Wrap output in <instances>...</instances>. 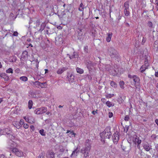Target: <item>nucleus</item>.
Here are the masks:
<instances>
[{
    "label": "nucleus",
    "instance_id": "1",
    "mask_svg": "<svg viewBox=\"0 0 158 158\" xmlns=\"http://www.w3.org/2000/svg\"><path fill=\"white\" fill-rule=\"evenodd\" d=\"M92 143L90 140L87 139L85 143V147L81 150V152L84 154V156L86 158L89 156V153L91 148V145Z\"/></svg>",
    "mask_w": 158,
    "mask_h": 158
},
{
    "label": "nucleus",
    "instance_id": "2",
    "mask_svg": "<svg viewBox=\"0 0 158 158\" xmlns=\"http://www.w3.org/2000/svg\"><path fill=\"white\" fill-rule=\"evenodd\" d=\"M110 130V127H107L103 131L100 133L101 137L102 138H110L111 136Z\"/></svg>",
    "mask_w": 158,
    "mask_h": 158
},
{
    "label": "nucleus",
    "instance_id": "3",
    "mask_svg": "<svg viewBox=\"0 0 158 158\" xmlns=\"http://www.w3.org/2000/svg\"><path fill=\"white\" fill-rule=\"evenodd\" d=\"M108 53L111 58H116L118 56L116 50L112 47H109L108 49Z\"/></svg>",
    "mask_w": 158,
    "mask_h": 158
},
{
    "label": "nucleus",
    "instance_id": "4",
    "mask_svg": "<svg viewBox=\"0 0 158 158\" xmlns=\"http://www.w3.org/2000/svg\"><path fill=\"white\" fill-rule=\"evenodd\" d=\"M47 108L42 107L36 109L35 111V113L38 114H42L47 111Z\"/></svg>",
    "mask_w": 158,
    "mask_h": 158
},
{
    "label": "nucleus",
    "instance_id": "5",
    "mask_svg": "<svg viewBox=\"0 0 158 158\" xmlns=\"http://www.w3.org/2000/svg\"><path fill=\"white\" fill-rule=\"evenodd\" d=\"M12 152L15 153L17 156L19 157L22 156L23 155V153L21 151L19 150L16 148H13L12 150Z\"/></svg>",
    "mask_w": 158,
    "mask_h": 158
},
{
    "label": "nucleus",
    "instance_id": "6",
    "mask_svg": "<svg viewBox=\"0 0 158 158\" xmlns=\"http://www.w3.org/2000/svg\"><path fill=\"white\" fill-rule=\"evenodd\" d=\"M128 77L131 79H133L135 84L139 83L140 81V79L137 76L135 75H131L130 74H129L128 75Z\"/></svg>",
    "mask_w": 158,
    "mask_h": 158
},
{
    "label": "nucleus",
    "instance_id": "7",
    "mask_svg": "<svg viewBox=\"0 0 158 158\" xmlns=\"http://www.w3.org/2000/svg\"><path fill=\"white\" fill-rule=\"evenodd\" d=\"M143 147L144 149L147 151H149L151 149H152V146L147 142L144 143Z\"/></svg>",
    "mask_w": 158,
    "mask_h": 158
},
{
    "label": "nucleus",
    "instance_id": "8",
    "mask_svg": "<svg viewBox=\"0 0 158 158\" xmlns=\"http://www.w3.org/2000/svg\"><path fill=\"white\" fill-rule=\"evenodd\" d=\"M47 158H55L54 153L52 151H48L47 153Z\"/></svg>",
    "mask_w": 158,
    "mask_h": 158
},
{
    "label": "nucleus",
    "instance_id": "9",
    "mask_svg": "<svg viewBox=\"0 0 158 158\" xmlns=\"http://www.w3.org/2000/svg\"><path fill=\"white\" fill-rule=\"evenodd\" d=\"M9 145H10L11 147L15 148L14 147L15 146H17V144L16 143L15 141L12 140L11 139L10 140L9 143Z\"/></svg>",
    "mask_w": 158,
    "mask_h": 158
},
{
    "label": "nucleus",
    "instance_id": "10",
    "mask_svg": "<svg viewBox=\"0 0 158 158\" xmlns=\"http://www.w3.org/2000/svg\"><path fill=\"white\" fill-rule=\"evenodd\" d=\"M68 69V68L66 67H64L61 69H59L57 71V73L58 74H61Z\"/></svg>",
    "mask_w": 158,
    "mask_h": 158
},
{
    "label": "nucleus",
    "instance_id": "11",
    "mask_svg": "<svg viewBox=\"0 0 158 158\" xmlns=\"http://www.w3.org/2000/svg\"><path fill=\"white\" fill-rule=\"evenodd\" d=\"M68 81L70 83L73 82L74 80V76L72 74H69L67 76Z\"/></svg>",
    "mask_w": 158,
    "mask_h": 158
},
{
    "label": "nucleus",
    "instance_id": "12",
    "mask_svg": "<svg viewBox=\"0 0 158 158\" xmlns=\"http://www.w3.org/2000/svg\"><path fill=\"white\" fill-rule=\"evenodd\" d=\"M40 24V20L38 19L35 21L34 22L33 26V27L35 28H36L39 27Z\"/></svg>",
    "mask_w": 158,
    "mask_h": 158
},
{
    "label": "nucleus",
    "instance_id": "13",
    "mask_svg": "<svg viewBox=\"0 0 158 158\" xmlns=\"http://www.w3.org/2000/svg\"><path fill=\"white\" fill-rule=\"evenodd\" d=\"M85 64L89 69H90L91 67L93 66V63L90 61H86L85 62Z\"/></svg>",
    "mask_w": 158,
    "mask_h": 158
},
{
    "label": "nucleus",
    "instance_id": "14",
    "mask_svg": "<svg viewBox=\"0 0 158 158\" xmlns=\"http://www.w3.org/2000/svg\"><path fill=\"white\" fill-rule=\"evenodd\" d=\"M112 35V32H110L108 34L106 38V40L107 42H110V41Z\"/></svg>",
    "mask_w": 158,
    "mask_h": 158
},
{
    "label": "nucleus",
    "instance_id": "15",
    "mask_svg": "<svg viewBox=\"0 0 158 158\" xmlns=\"http://www.w3.org/2000/svg\"><path fill=\"white\" fill-rule=\"evenodd\" d=\"M67 133H68V135H69L70 137H75V134L73 131H70L69 130H67L66 132Z\"/></svg>",
    "mask_w": 158,
    "mask_h": 158
},
{
    "label": "nucleus",
    "instance_id": "16",
    "mask_svg": "<svg viewBox=\"0 0 158 158\" xmlns=\"http://www.w3.org/2000/svg\"><path fill=\"white\" fill-rule=\"evenodd\" d=\"M0 77L5 79V81H7L8 79V77L5 73H2L0 74Z\"/></svg>",
    "mask_w": 158,
    "mask_h": 158
},
{
    "label": "nucleus",
    "instance_id": "17",
    "mask_svg": "<svg viewBox=\"0 0 158 158\" xmlns=\"http://www.w3.org/2000/svg\"><path fill=\"white\" fill-rule=\"evenodd\" d=\"M79 151V149H78L77 147L75 149L72 153V154L71 155V156L72 157L73 155L74 156H77V154L78 153Z\"/></svg>",
    "mask_w": 158,
    "mask_h": 158
},
{
    "label": "nucleus",
    "instance_id": "18",
    "mask_svg": "<svg viewBox=\"0 0 158 158\" xmlns=\"http://www.w3.org/2000/svg\"><path fill=\"white\" fill-rule=\"evenodd\" d=\"M46 26V24L44 23H42L40 25V28L38 30L39 32H41L44 30Z\"/></svg>",
    "mask_w": 158,
    "mask_h": 158
},
{
    "label": "nucleus",
    "instance_id": "19",
    "mask_svg": "<svg viewBox=\"0 0 158 158\" xmlns=\"http://www.w3.org/2000/svg\"><path fill=\"white\" fill-rule=\"evenodd\" d=\"M28 54V52L27 51H24L21 55V59H25L26 58V56Z\"/></svg>",
    "mask_w": 158,
    "mask_h": 158
},
{
    "label": "nucleus",
    "instance_id": "20",
    "mask_svg": "<svg viewBox=\"0 0 158 158\" xmlns=\"http://www.w3.org/2000/svg\"><path fill=\"white\" fill-rule=\"evenodd\" d=\"M148 66H146L144 64L140 68V72L143 73L146 69H147Z\"/></svg>",
    "mask_w": 158,
    "mask_h": 158
},
{
    "label": "nucleus",
    "instance_id": "21",
    "mask_svg": "<svg viewBox=\"0 0 158 158\" xmlns=\"http://www.w3.org/2000/svg\"><path fill=\"white\" fill-rule=\"evenodd\" d=\"M106 104L109 107H111L113 106L114 105V103H112L109 101H108L106 102Z\"/></svg>",
    "mask_w": 158,
    "mask_h": 158
},
{
    "label": "nucleus",
    "instance_id": "22",
    "mask_svg": "<svg viewBox=\"0 0 158 158\" xmlns=\"http://www.w3.org/2000/svg\"><path fill=\"white\" fill-rule=\"evenodd\" d=\"M78 10L80 11H83L82 13H83L84 5L82 2H81L80 5L78 8Z\"/></svg>",
    "mask_w": 158,
    "mask_h": 158
},
{
    "label": "nucleus",
    "instance_id": "23",
    "mask_svg": "<svg viewBox=\"0 0 158 158\" xmlns=\"http://www.w3.org/2000/svg\"><path fill=\"white\" fill-rule=\"evenodd\" d=\"M128 1L125 2L124 3V7L125 8L124 9H129V3Z\"/></svg>",
    "mask_w": 158,
    "mask_h": 158
},
{
    "label": "nucleus",
    "instance_id": "24",
    "mask_svg": "<svg viewBox=\"0 0 158 158\" xmlns=\"http://www.w3.org/2000/svg\"><path fill=\"white\" fill-rule=\"evenodd\" d=\"M76 53H75L74 52H73V54L72 55V56H70V55L69 54H67V55L69 56L70 59H71L76 57Z\"/></svg>",
    "mask_w": 158,
    "mask_h": 158
},
{
    "label": "nucleus",
    "instance_id": "25",
    "mask_svg": "<svg viewBox=\"0 0 158 158\" xmlns=\"http://www.w3.org/2000/svg\"><path fill=\"white\" fill-rule=\"evenodd\" d=\"M19 79L22 81H26L28 80V78L26 76H22L20 77Z\"/></svg>",
    "mask_w": 158,
    "mask_h": 158
},
{
    "label": "nucleus",
    "instance_id": "26",
    "mask_svg": "<svg viewBox=\"0 0 158 158\" xmlns=\"http://www.w3.org/2000/svg\"><path fill=\"white\" fill-rule=\"evenodd\" d=\"M76 71L77 73L80 74H82L84 72L83 69L78 67L76 68Z\"/></svg>",
    "mask_w": 158,
    "mask_h": 158
},
{
    "label": "nucleus",
    "instance_id": "27",
    "mask_svg": "<svg viewBox=\"0 0 158 158\" xmlns=\"http://www.w3.org/2000/svg\"><path fill=\"white\" fill-rule=\"evenodd\" d=\"M129 9H124V13L125 16H127L130 15V13L129 11Z\"/></svg>",
    "mask_w": 158,
    "mask_h": 158
},
{
    "label": "nucleus",
    "instance_id": "28",
    "mask_svg": "<svg viewBox=\"0 0 158 158\" xmlns=\"http://www.w3.org/2000/svg\"><path fill=\"white\" fill-rule=\"evenodd\" d=\"M28 108L29 109H31L32 108L33 102L32 100H30L28 102Z\"/></svg>",
    "mask_w": 158,
    "mask_h": 158
},
{
    "label": "nucleus",
    "instance_id": "29",
    "mask_svg": "<svg viewBox=\"0 0 158 158\" xmlns=\"http://www.w3.org/2000/svg\"><path fill=\"white\" fill-rule=\"evenodd\" d=\"M119 84L120 88L122 89H123L124 88V81H120L119 83Z\"/></svg>",
    "mask_w": 158,
    "mask_h": 158
},
{
    "label": "nucleus",
    "instance_id": "30",
    "mask_svg": "<svg viewBox=\"0 0 158 158\" xmlns=\"http://www.w3.org/2000/svg\"><path fill=\"white\" fill-rule=\"evenodd\" d=\"M110 85L112 87L114 88H116L117 87L116 84L115 82L113 81L111 82Z\"/></svg>",
    "mask_w": 158,
    "mask_h": 158
},
{
    "label": "nucleus",
    "instance_id": "31",
    "mask_svg": "<svg viewBox=\"0 0 158 158\" xmlns=\"http://www.w3.org/2000/svg\"><path fill=\"white\" fill-rule=\"evenodd\" d=\"M77 37L78 39H79L80 40H82V33H81L80 32H78Z\"/></svg>",
    "mask_w": 158,
    "mask_h": 158
},
{
    "label": "nucleus",
    "instance_id": "32",
    "mask_svg": "<svg viewBox=\"0 0 158 158\" xmlns=\"http://www.w3.org/2000/svg\"><path fill=\"white\" fill-rule=\"evenodd\" d=\"M119 133L118 132H116L114 134V138H119Z\"/></svg>",
    "mask_w": 158,
    "mask_h": 158
},
{
    "label": "nucleus",
    "instance_id": "33",
    "mask_svg": "<svg viewBox=\"0 0 158 158\" xmlns=\"http://www.w3.org/2000/svg\"><path fill=\"white\" fill-rule=\"evenodd\" d=\"M29 96L32 97H35V95L34 93L32 91H30L29 93Z\"/></svg>",
    "mask_w": 158,
    "mask_h": 158
},
{
    "label": "nucleus",
    "instance_id": "34",
    "mask_svg": "<svg viewBox=\"0 0 158 158\" xmlns=\"http://www.w3.org/2000/svg\"><path fill=\"white\" fill-rule=\"evenodd\" d=\"M44 131V130L42 129L39 131V132L41 135L44 136L45 135V133Z\"/></svg>",
    "mask_w": 158,
    "mask_h": 158
},
{
    "label": "nucleus",
    "instance_id": "35",
    "mask_svg": "<svg viewBox=\"0 0 158 158\" xmlns=\"http://www.w3.org/2000/svg\"><path fill=\"white\" fill-rule=\"evenodd\" d=\"M13 70L11 68H9L6 70V72L7 73H13Z\"/></svg>",
    "mask_w": 158,
    "mask_h": 158
},
{
    "label": "nucleus",
    "instance_id": "36",
    "mask_svg": "<svg viewBox=\"0 0 158 158\" xmlns=\"http://www.w3.org/2000/svg\"><path fill=\"white\" fill-rule=\"evenodd\" d=\"M135 86L136 89H138L139 90H140V87L139 84H135Z\"/></svg>",
    "mask_w": 158,
    "mask_h": 158
},
{
    "label": "nucleus",
    "instance_id": "37",
    "mask_svg": "<svg viewBox=\"0 0 158 158\" xmlns=\"http://www.w3.org/2000/svg\"><path fill=\"white\" fill-rule=\"evenodd\" d=\"M148 26L150 28L153 27V24L151 22H148Z\"/></svg>",
    "mask_w": 158,
    "mask_h": 158
},
{
    "label": "nucleus",
    "instance_id": "38",
    "mask_svg": "<svg viewBox=\"0 0 158 158\" xmlns=\"http://www.w3.org/2000/svg\"><path fill=\"white\" fill-rule=\"evenodd\" d=\"M40 82L39 81H35L34 83V85H35L36 86H40Z\"/></svg>",
    "mask_w": 158,
    "mask_h": 158
},
{
    "label": "nucleus",
    "instance_id": "39",
    "mask_svg": "<svg viewBox=\"0 0 158 158\" xmlns=\"http://www.w3.org/2000/svg\"><path fill=\"white\" fill-rule=\"evenodd\" d=\"M45 82L40 83V86L42 88H45Z\"/></svg>",
    "mask_w": 158,
    "mask_h": 158
},
{
    "label": "nucleus",
    "instance_id": "40",
    "mask_svg": "<svg viewBox=\"0 0 158 158\" xmlns=\"http://www.w3.org/2000/svg\"><path fill=\"white\" fill-rule=\"evenodd\" d=\"M44 155L43 153H40L39 156L37 158H43L44 157Z\"/></svg>",
    "mask_w": 158,
    "mask_h": 158
},
{
    "label": "nucleus",
    "instance_id": "41",
    "mask_svg": "<svg viewBox=\"0 0 158 158\" xmlns=\"http://www.w3.org/2000/svg\"><path fill=\"white\" fill-rule=\"evenodd\" d=\"M144 65H145L146 66H148L149 64L148 62V60L147 59H145V60L144 61Z\"/></svg>",
    "mask_w": 158,
    "mask_h": 158
},
{
    "label": "nucleus",
    "instance_id": "42",
    "mask_svg": "<svg viewBox=\"0 0 158 158\" xmlns=\"http://www.w3.org/2000/svg\"><path fill=\"white\" fill-rule=\"evenodd\" d=\"M64 150V149L62 146H60L59 151L61 152H63Z\"/></svg>",
    "mask_w": 158,
    "mask_h": 158
},
{
    "label": "nucleus",
    "instance_id": "43",
    "mask_svg": "<svg viewBox=\"0 0 158 158\" xmlns=\"http://www.w3.org/2000/svg\"><path fill=\"white\" fill-rule=\"evenodd\" d=\"M134 139L135 140V141H136V140H137V143H138V146L139 144H140L141 142V140L139 139Z\"/></svg>",
    "mask_w": 158,
    "mask_h": 158
},
{
    "label": "nucleus",
    "instance_id": "44",
    "mask_svg": "<svg viewBox=\"0 0 158 158\" xmlns=\"http://www.w3.org/2000/svg\"><path fill=\"white\" fill-rule=\"evenodd\" d=\"M114 96V94H109L106 95V97L107 98H110Z\"/></svg>",
    "mask_w": 158,
    "mask_h": 158
},
{
    "label": "nucleus",
    "instance_id": "45",
    "mask_svg": "<svg viewBox=\"0 0 158 158\" xmlns=\"http://www.w3.org/2000/svg\"><path fill=\"white\" fill-rule=\"evenodd\" d=\"M119 139H113V141L114 144H117Z\"/></svg>",
    "mask_w": 158,
    "mask_h": 158
},
{
    "label": "nucleus",
    "instance_id": "46",
    "mask_svg": "<svg viewBox=\"0 0 158 158\" xmlns=\"http://www.w3.org/2000/svg\"><path fill=\"white\" fill-rule=\"evenodd\" d=\"M129 118V116L128 115H126L124 118V120L125 121H128Z\"/></svg>",
    "mask_w": 158,
    "mask_h": 158
},
{
    "label": "nucleus",
    "instance_id": "47",
    "mask_svg": "<svg viewBox=\"0 0 158 158\" xmlns=\"http://www.w3.org/2000/svg\"><path fill=\"white\" fill-rule=\"evenodd\" d=\"M84 50H85V52H87L88 51V46H85L84 47Z\"/></svg>",
    "mask_w": 158,
    "mask_h": 158
},
{
    "label": "nucleus",
    "instance_id": "48",
    "mask_svg": "<svg viewBox=\"0 0 158 158\" xmlns=\"http://www.w3.org/2000/svg\"><path fill=\"white\" fill-rule=\"evenodd\" d=\"M155 3L156 4V9L157 10H158V1H156L155 2Z\"/></svg>",
    "mask_w": 158,
    "mask_h": 158
},
{
    "label": "nucleus",
    "instance_id": "49",
    "mask_svg": "<svg viewBox=\"0 0 158 158\" xmlns=\"http://www.w3.org/2000/svg\"><path fill=\"white\" fill-rule=\"evenodd\" d=\"M146 39L145 38L143 37V40L142 42V44H143L145 42Z\"/></svg>",
    "mask_w": 158,
    "mask_h": 158
},
{
    "label": "nucleus",
    "instance_id": "50",
    "mask_svg": "<svg viewBox=\"0 0 158 158\" xmlns=\"http://www.w3.org/2000/svg\"><path fill=\"white\" fill-rule=\"evenodd\" d=\"M7 129H4L3 131H2L3 132V133H4V134H2V135H6V134H7V133L6 132V130H7Z\"/></svg>",
    "mask_w": 158,
    "mask_h": 158
},
{
    "label": "nucleus",
    "instance_id": "51",
    "mask_svg": "<svg viewBox=\"0 0 158 158\" xmlns=\"http://www.w3.org/2000/svg\"><path fill=\"white\" fill-rule=\"evenodd\" d=\"M23 127L27 129V128L28 127V126L27 123L24 124L23 125Z\"/></svg>",
    "mask_w": 158,
    "mask_h": 158
},
{
    "label": "nucleus",
    "instance_id": "52",
    "mask_svg": "<svg viewBox=\"0 0 158 158\" xmlns=\"http://www.w3.org/2000/svg\"><path fill=\"white\" fill-rule=\"evenodd\" d=\"M45 122L46 123H49L51 122V119H47L45 121Z\"/></svg>",
    "mask_w": 158,
    "mask_h": 158
},
{
    "label": "nucleus",
    "instance_id": "53",
    "mask_svg": "<svg viewBox=\"0 0 158 158\" xmlns=\"http://www.w3.org/2000/svg\"><path fill=\"white\" fill-rule=\"evenodd\" d=\"M13 35L14 36H17L18 35V33L17 31H14Z\"/></svg>",
    "mask_w": 158,
    "mask_h": 158
},
{
    "label": "nucleus",
    "instance_id": "54",
    "mask_svg": "<svg viewBox=\"0 0 158 158\" xmlns=\"http://www.w3.org/2000/svg\"><path fill=\"white\" fill-rule=\"evenodd\" d=\"M109 116L110 118L112 117L113 116V114L112 112H109Z\"/></svg>",
    "mask_w": 158,
    "mask_h": 158
},
{
    "label": "nucleus",
    "instance_id": "55",
    "mask_svg": "<svg viewBox=\"0 0 158 158\" xmlns=\"http://www.w3.org/2000/svg\"><path fill=\"white\" fill-rule=\"evenodd\" d=\"M30 128H31V129L32 130V131H34V126L33 125H31V126H30Z\"/></svg>",
    "mask_w": 158,
    "mask_h": 158
},
{
    "label": "nucleus",
    "instance_id": "56",
    "mask_svg": "<svg viewBox=\"0 0 158 158\" xmlns=\"http://www.w3.org/2000/svg\"><path fill=\"white\" fill-rule=\"evenodd\" d=\"M132 139V141H133V143H134L135 144H136L137 143V141H135V140L134 139ZM136 141H137V140H136Z\"/></svg>",
    "mask_w": 158,
    "mask_h": 158
},
{
    "label": "nucleus",
    "instance_id": "57",
    "mask_svg": "<svg viewBox=\"0 0 158 158\" xmlns=\"http://www.w3.org/2000/svg\"><path fill=\"white\" fill-rule=\"evenodd\" d=\"M97 110L96 111L93 110L92 111V113L93 114L95 115L97 113Z\"/></svg>",
    "mask_w": 158,
    "mask_h": 158
},
{
    "label": "nucleus",
    "instance_id": "58",
    "mask_svg": "<svg viewBox=\"0 0 158 158\" xmlns=\"http://www.w3.org/2000/svg\"><path fill=\"white\" fill-rule=\"evenodd\" d=\"M0 158H6L5 156L3 155H0Z\"/></svg>",
    "mask_w": 158,
    "mask_h": 158
},
{
    "label": "nucleus",
    "instance_id": "59",
    "mask_svg": "<svg viewBox=\"0 0 158 158\" xmlns=\"http://www.w3.org/2000/svg\"><path fill=\"white\" fill-rule=\"evenodd\" d=\"M155 76L157 77H158V72H156L155 73Z\"/></svg>",
    "mask_w": 158,
    "mask_h": 158
},
{
    "label": "nucleus",
    "instance_id": "60",
    "mask_svg": "<svg viewBox=\"0 0 158 158\" xmlns=\"http://www.w3.org/2000/svg\"><path fill=\"white\" fill-rule=\"evenodd\" d=\"M128 127H126V130L125 129H124V131H125L126 132H127L128 131Z\"/></svg>",
    "mask_w": 158,
    "mask_h": 158
},
{
    "label": "nucleus",
    "instance_id": "61",
    "mask_svg": "<svg viewBox=\"0 0 158 158\" xmlns=\"http://www.w3.org/2000/svg\"><path fill=\"white\" fill-rule=\"evenodd\" d=\"M46 33L47 34H50V33H49V32L48 31V30H46Z\"/></svg>",
    "mask_w": 158,
    "mask_h": 158
},
{
    "label": "nucleus",
    "instance_id": "62",
    "mask_svg": "<svg viewBox=\"0 0 158 158\" xmlns=\"http://www.w3.org/2000/svg\"><path fill=\"white\" fill-rule=\"evenodd\" d=\"M155 121L156 123V124L158 126V119H156L155 120Z\"/></svg>",
    "mask_w": 158,
    "mask_h": 158
},
{
    "label": "nucleus",
    "instance_id": "63",
    "mask_svg": "<svg viewBox=\"0 0 158 158\" xmlns=\"http://www.w3.org/2000/svg\"><path fill=\"white\" fill-rule=\"evenodd\" d=\"M131 139H129H129H128V140H127V141L128 142L130 143H131Z\"/></svg>",
    "mask_w": 158,
    "mask_h": 158
},
{
    "label": "nucleus",
    "instance_id": "64",
    "mask_svg": "<svg viewBox=\"0 0 158 158\" xmlns=\"http://www.w3.org/2000/svg\"><path fill=\"white\" fill-rule=\"evenodd\" d=\"M4 134V133L2 131H0V135H1L2 134Z\"/></svg>",
    "mask_w": 158,
    "mask_h": 158
}]
</instances>
